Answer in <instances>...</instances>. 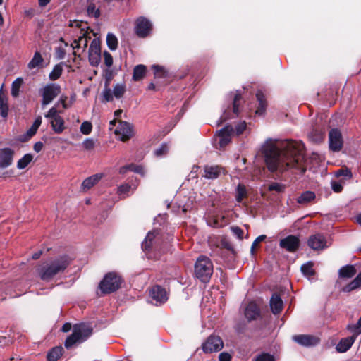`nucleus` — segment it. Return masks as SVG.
Returning <instances> with one entry per match:
<instances>
[{"label": "nucleus", "instance_id": "nucleus-21", "mask_svg": "<svg viewBox=\"0 0 361 361\" xmlns=\"http://www.w3.org/2000/svg\"><path fill=\"white\" fill-rule=\"evenodd\" d=\"M270 307L273 314H276L281 312L283 308V301L281 297L274 293L270 299Z\"/></svg>", "mask_w": 361, "mask_h": 361}, {"label": "nucleus", "instance_id": "nucleus-15", "mask_svg": "<svg viewBox=\"0 0 361 361\" xmlns=\"http://www.w3.org/2000/svg\"><path fill=\"white\" fill-rule=\"evenodd\" d=\"M15 152L10 147L0 149V169L9 167L13 161Z\"/></svg>", "mask_w": 361, "mask_h": 361}, {"label": "nucleus", "instance_id": "nucleus-37", "mask_svg": "<svg viewBox=\"0 0 361 361\" xmlns=\"http://www.w3.org/2000/svg\"><path fill=\"white\" fill-rule=\"evenodd\" d=\"M235 200L240 203L247 196V190L243 185L239 184L235 190Z\"/></svg>", "mask_w": 361, "mask_h": 361}, {"label": "nucleus", "instance_id": "nucleus-4", "mask_svg": "<svg viewBox=\"0 0 361 361\" xmlns=\"http://www.w3.org/2000/svg\"><path fill=\"white\" fill-rule=\"evenodd\" d=\"M70 26L80 29V35L78 39H75L71 44L73 49H77L78 51L81 50L82 53L85 51L87 47L88 42L91 39L90 36L89 27L86 23L75 20L71 23Z\"/></svg>", "mask_w": 361, "mask_h": 361}, {"label": "nucleus", "instance_id": "nucleus-9", "mask_svg": "<svg viewBox=\"0 0 361 361\" xmlns=\"http://www.w3.org/2000/svg\"><path fill=\"white\" fill-rule=\"evenodd\" d=\"M152 29L151 22L145 17H140L135 21V32L141 38L146 37L149 35Z\"/></svg>", "mask_w": 361, "mask_h": 361}, {"label": "nucleus", "instance_id": "nucleus-40", "mask_svg": "<svg viewBox=\"0 0 361 361\" xmlns=\"http://www.w3.org/2000/svg\"><path fill=\"white\" fill-rule=\"evenodd\" d=\"M125 91L126 85L122 83H118L114 87L113 94L116 98L119 99L123 95Z\"/></svg>", "mask_w": 361, "mask_h": 361}, {"label": "nucleus", "instance_id": "nucleus-20", "mask_svg": "<svg viewBox=\"0 0 361 361\" xmlns=\"http://www.w3.org/2000/svg\"><path fill=\"white\" fill-rule=\"evenodd\" d=\"M355 341V336L342 338L337 344L336 349L338 353H345L351 348Z\"/></svg>", "mask_w": 361, "mask_h": 361}, {"label": "nucleus", "instance_id": "nucleus-24", "mask_svg": "<svg viewBox=\"0 0 361 361\" xmlns=\"http://www.w3.org/2000/svg\"><path fill=\"white\" fill-rule=\"evenodd\" d=\"M221 169L218 166H206L204 168V175L208 179L216 178L221 173Z\"/></svg>", "mask_w": 361, "mask_h": 361}, {"label": "nucleus", "instance_id": "nucleus-5", "mask_svg": "<svg viewBox=\"0 0 361 361\" xmlns=\"http://www.w3.org/2000/svg\"><path fill=\"white\" fill-rule=\"evenodd\" d=\"M195 273L201 281H207L213 273V264L211 260L205 256L200 257L195 263Z\"/></svg>", "mask_w": 361, "mask_h": 361}, {"label": "nucleus", "instance_id": "nucleus-34", "mask_svg": "<svg viewBox=\"0 0 361 361\" xmlns=\"http://www.w3.org/2000/svg\"><path fill=\"white\" fill-rule=\"evenodd\" d=\"M23 83V80L22 78H18L16 79L11 85V95L13 97H17L19 95L20 89Z\"/></svg>", "mask_w": 361, "mask_h": 361}, {"label": "nucleus", "instance_id": "nucleus-3", "mask_svg": "<svg viewBox=\"0 0 361 361\" xmlns=\"http://www.w3.org/2000/svg\"><path fill=\"white\" fill-rule=\"evenodd\" d=\"M92 334V328L89 324L84 323L73 326V333L65 341L64 345L66 348H71L73 345L85 341Z\"/></svg>", "mask_w": 361, "mask_h": 361}, {"label": "nucleus", "instance_id": "nucleus-43", "mask_svg": "<svg viewBox=\"0 0 361 361\" xmlns=\"http://www.w3.org/2000/svg\"><path fill=\"white\" fill-rule=\"evenodd\" d=\"M336 177L343 176L345 179H350L353 176L351 171L348 168H341L335 171Z\"/></svg>", "mask_w": 361, "mask_h": 361}, {"label": "nucleus", "instance_id": "nucleus-48", "mask_svg": "<svg viewBox=\"0 0 361 361\" xmlns=\"http://www.w3.org/2000/svg\"><path fill=\"white\" fill-rule=\"evenodd\" d=\"M92 129V126L90 122L84 121L80 126V132L85 135H89Z\"/></svg>", "mask_w": 361, "mask_h": 361}, {"label": "nucleus", "instance_id": "nucleus-59", "mask_svg": "<svg viewBox=\"0 0 361 361\" xmlns=\"http://www.w3.org/2000/svg\"><path fill=\"white\" fill-rule=\"evenodd\" d=\"M152 69L156 77H161L164 75L163 68L158 65L152 66Z\"/></svg>", "mask_w": 361, "mask_h": 361}, {"label": "nucleus", "instance_id": "nucleus-52", "mask_svg": "<svg viewBox=\"0 0 361 361\" xmlns=\"http://www.w3.org/2000/svg\"><path fill=\"white\" fill-rule=\"evenodd\" d=\"M130 171H134L137 173H140L142 176H144L145 174V169L142 166H137L133 164H130Z\"/></svg>", "mask_w": 361, "mask_h": 361}, {"label": "nucleus", "instance_id": "nucleus-27", "mask_svg": "<svg viewBox=\"0 0 361 361\" xmlns=\"http://www.w3.org/2000/svg\"><path fill=\"white\" fill-rule=\"evenodd\" d=\"M102 174H95L85 179L82 183V187L85 190H89L93 187L102 178Z\"/></svg>", "mask_w": 361, "mask_h": 361}, {"label": "nucleus", "instance_id": "nucleus-13", "mask_svg": "<svg viewBox=\"0 0 361 361\" xmlns=\"http://www.w3.org/2000/svg\"><path fill=\"white\" fill-rule=\"evenodd\" d=\"M329 148L334 152H338L343 147L342 135L339 130L334 128L329 133Z\"/></svg>", "mask_w": 361, "mask_h": 361}, {"label": "nucleus", "instance_id": "nucleus-30", "mask_svg": "<svg viewBox=\"0 0 361 361\" xmlns=\"http://www.w3.org/2000/svg\"><path fill=\"white\" fill-rule=\"evenodd\" d=\"M361 288V280L357 275L351 282L343 286L341 290L344 293H349Z\"/></svg>", "mask_w": 361, "mask_h": 361}, {"label": "nucleus", "instance_id": "nucleus-58", "mask_svg": "<svg viewBox=\"0 0 361 361\" xmlns=\"http://www.w3.org/2000/svg\"><path fill=\"white\" fill-rule=\"evenodd\" d=\"M283 186L279 183H272L269 185V190L272 191L281 192L283 190Z\"/></svg>", "mask_w": 361, "mask_h": 361}, {"label": "nucleus", "instance_id": "nucleus-6", "mask_svg": "<svg viewBox=\"0 0 361 361\" xmlns=\"http://www.w3.org/2000/svg\"><path fill=\"white\" fill-rule=\"evenodd\" d=\"M121 282V277L116 272H109L104 276L99 287L102 293L109 294L117 290Z\"/></svg>", "mask_w": 361, "mask_h": 361}, {"label": "nucleus", "instance_id": "nucleus-18", "mask_svg": "<svg viewBox=\"0 0 361 361\" xmlns=\"http://www.w3.org/2000/svg\"><path fill=\"white\" fill-rule=\"evenodd\" d=\"M233 132V129L231 126H226L219 130V145L221 147H225L231 142Z\"/></svg>", "mask_w": 361, "mask_h": 361}, {"label": "nucleus", "instance_id": "nucleus-36", "mask_svg": "<svg viewBox=\"0 0 361 361\" xmlns=\"http://www.w3.org/2000/svg\"><path fill=\"white\" fill-rule=\"evenodd\" d=\"M301 271L302 274L310 278L314 276V271L313 269V263L311 262H308L301 266Z\"/></svg>", "mask_w": 361, "mask_h": 361}, {"label": "nucleus", "instance_id": "nucleus-1", "mask_svg": "<svg viewBox=\"0 0 361 361\" xmlns=\"http://www.w3.org/2000/svg\"><path fill=\"white\" fill-rule=\"evenodd\" d=\"M303 145L292 140L269 139L262 146L268 169L271 171L283 172L290 169H296L304 173L305 157Z\"/></svg>", "mask_w": 361, "mask_h": 361}, {"label": "nucleus", "instance_id": "nucleus-31", "mask_svg": "<svg viewBox=\"0 0 361 361\" xmlns=\"http://www.w3.org/2000/svg\"><path fill=\"white\" fill-rule=\"evenodd\" d=\"M63 351V349L61 346L53 348L47 353V360L56 361L62 355Z\"/></svg>", "mask_w": 361, "mask_h": 361}, {"label": "nucleus", "instance_id": "nucleus-56", "mask_svg": "<svg viewBox=\"0 0 361 361\" xmlns=\"http://www.w3.org/2000/svg\"><path fill=\"white\" fill-rule=\"evenodd\" d=\"M131 186L128 184L122 185L118 188V194L119 195H126L130 190Z\"/></svg>", "mask_w": 361, "mask_h": 361}, {"label": "nucleus", "instance_id": "nucleus-7", "mask_svg": "<svg viewBox=\"0 0 361 361\" xmlns=\"http://www.w3.org/2000/svg\"><path fill=\"white\" fill-rule=\"evenodd\" d=\"M42 105L43 106L51 103L61 92V87L56 83H49L42 90Z\"/></svg>", "mask_w": 361, "mask_h": 361}, {"label": "nucleus", "instance_id": "nucleus-23", "mask_svg": "<svg viewBox=\"0 0 361 361\" xmlns=\"http://www.w3.org/2000/svg\"><path fill=\"white\" fill-rule=\"evenodd\" d=\"M8 99L6 94L3 92V89L1 87L0 90V115L2 118H5L8 116Z\"/></svg>", "mask_w": 361, "mask_h": 361}, {"label": "nucleus", "instance_id": "nucleus-28", "mask_svg": "<svg viewBox=\"0 0 361 361\" xmlns=\"http://www.w3.org/2000/svg\"><path fill=\"white\" fill-rule=\"evenodd\" d=\"M146 66L142 64L137 65L133 69V80L139 81L144 78L146 75Z\"/></svg>", "mask_w": 361, "mask_h": 361}, {"label": "nucleus", "instance_id": "nucleus-57", "mask_svg": "<svg viewBox=\"0 0 361 361\" xmlns=\"http://www.w3.org/2000/svg\"><path fill=\"white\" fill-rule=\"evenodd\" d=\"M104 63L107 67H111L113 64L112 56L107 51L104 53Z\"/></svg>", "mask_w": 361, "mask_h": 361}, {"label": "nucleus", "instance_id": "nucleus-22", "mask_svg": "<svg viewBox=\"0 0 361 361\" xmlns=\"http://www.w3.org/2000/svg\"><path fill=\"white\" fill-rule=\"evenodd\" d=\"M49 122L52 130L57 134L61 133L66 128L64 119L61 116L49 120Z\"/></svg>", "mask_w": 361, "mask_h": 361}, {"label": "nucleus", "instance_id": "nucleus-41", "mask_svg": "<svg viewBox=\"0 0 361 361\" xmlns=\"http://www.w3.org/2000/svg\"><path fill=\"white\" fill-rule=\"evenodd\" d=\"M63 68L61 65H56L51 72L49 73V78L51 80H56L60 78L62 74Z\"/></svg>", "mask_w": 361, "mask_h": 361}, {"label": "nucleus", "instance_id": "nucleus-12", "mask_svg": "<svg viewBox=\"0 0 361 361\" xmlns=\"http://www.w3.org/2000/svg\"><path fill=\"white\" fill-rule=\"evenodd\" d=\"M100 42L97 39H94L89 48V61L92 66H97L100 62Z\"/></svg>", "mask_w": 361, "mask_h": 361}, {"label": "nucleus", "instance_id": "nucleus-11", "mask_svg": "<svg viewBox=\"0 0 361 361\" xmlns=\"http://www.w3.org/2000/svg\"><path fill=\"white\" fill-rule=\"evenodd\" d=\"M114 133L121 141H126L133 135V130L128 122L119 121Z\"/></svg>", "mask_w": 361, "mask_h": 361}, {"label": "nucleus", "instance_id": "nucleus-53", "mask_svg": "<svg viewBox=\"0 0 361 361\" xmlns=\"http://www.w3.org/2000/svg\"><path fill=\"white\" fill-rule=\"evenodd\" d=\"M231 231L239 240H242L243 238V231L238 226H233L231 227Z\"/></svg>", "mask_w": 361, "mask_h": 361}, {"label": "nucleus", "instance_id": "nucleus-10", "mask_svg": "<svg viewBox=\"0 0 361 361\" xmlns=\"http://www.w3.org/2000/svg\"><path fill=\"white\" fill-rule=\"evenodd\" d=\"M307 245L311 249L317 251L323 250L329 246L326 237L321 233L310 235L307 240Z\"/></svg>", "mask_w": 361, "mask_h": 361}, {"label": "nucleus", "instance_id": "nucleus-63", "mask_svg": "<svg viewBox=\"0 0 361 361\" xmlns=\"http://www.w3.org/2000/svg\"><path fill=\"white\" fill-rule=\"evenodd\" d=\"M56 55L59 59H62L65 57L66 51L63 48L58 47L56 49Z\"/></svg>", "mask_w": 361, "mask_h": 361}, {"label": "nucleus", "instance_id": "nucleus-32", "mask_svg": "<svg viewBox=\"0 0 361 361\" xmlns=\"http://www.w3.org/2000/svg\"><path fill=\"white\" fill-rule=\"evenodd\" d=\"M44 59L39 51H36L31 59V61L27 64V68L30 70L38 68L41 66Z\"/></svg>", "mask_w": 361, "mask_h": 361}, {"label": "nucleus", "instance_id": "nucleus-26", "mask_svg": "<svg viewBox=\"0 0 361 361\" xmlns=\"http://www.w3.org/2000/svg\"><path fill=\"white\" fill-rule=\"evenodd\" d=\"M355 274L356 269L353 265L343 266L338 271V275L341 278H352Z\"/></svg>", "mask_w": 361, "mask_h": 361}, {"label": "nucleus", "instance_id": "nucleus-42", "mask_svg": "<svg viewBox=\"0 0 361 361\" xmlns=\"http://www.w3.org/2000/svg\"><path fill=\"white\" fill-rule=\"evenodd\" d=\"M42 123V117L38 116L34 121L32 126L30 128V129L27 130V133L30 137L33 136L36 133L39 127L40 126Z\"/></svg>", "mask_w": 361, "mask_h": 361}, {"label": "nucleus", "instance_id": "nucleus-14", "mask_svg": "<svg viewBox=\"0 0 361 361\" xmlns=\"http://www.w3.org/2000/svg\"><path fill=\"white\" fill-rule=\"evenodd\" d=\"M293 340L304 347H312L319 343V338L310 334H299L293 336Z\"/></svg>", "mask_w": 361, "mask_h": 361}, {"label": "nucleus", "instance_id": "nucleus-2", "mask_svg": "<svg viewBox=\"0 0 361 361\" xmlns=\"http://www.w3.org/2000/svg\"><path fill=\"white\" fill-rule=\"evenodd\" d=\"M71 262V258L67 255L60 256L58 258L45 262L37 267V272L40 279L49 281L56 275L63 272Z\"/></svg>", "mask_w": 361, "mask_h": 361}, {"label": "nucleus", "instance_id": "nucleus-39", "mask_svg": "<svg viewBox=\"0 0 361 361\" xmlns=\"http://www.w3.org/2000/svg\"><path fill=\"white\" fill-rule=\"evenodd\" d=\"M114 97V94H113V90H111L109 87V84L106 82L105 83L104 89V90L102 92L103 101H104V102H111V101L113 100Z\"/></svg>", "mask_w": 361, "mask_h": 361}, {"label": "nucleus", "instance_id": "nucleus-50", "mask_svg": "<svg viewBox=\"0 0 361 361\" xmlns=\"http://www.w3.org/2000/svg\"><path fill=\"white\" fill-rule=\"evenodd\" d=\"M360 328V326H357V323L355 324H349L347 326V329L353 332V335L351 336H355V340L357 336L361 334Z\"/></svg>", "mask_w": 361, "mask_h": 361}, {"label": "nucleus", "instance_id": "nucleus-60", "mask_svg": "<svg viewBox=\"0 0 361 361\" xmlns=\"http://www.w3.org/2000/svg\"><path fill=\"white\" fill-rule=\"evenodd\" d=\"M241 95L239 93L235 94L234 100H233V112L235 114H238L239 112L238 107V102L240 99Z\"/></svg>", "mask_w": 361, "mask_h": 361}, {"label": "nucleus", "instance_id": "nucleus-45", "mask_svg": "<svg viewBox=\"0 0 361 361\" xmlns=\"http://www.w3.org/2000/svg\"><path fill=\"white\" fill-rule=\"evenodd\" d=\"M309 138L314 142H319L323 140V134L317 130H313L309 134Z\"/></svg>", "mask_w": 361, "mask_h": 361}, {"label": "nucleus", "instance_id": "nucleus-38", "mask_svg": "<svg viewBox=\"0 0 361 361\" xmlns=\"http://www.w3.org/2000/svg\"><path fill=\"white\" fill-rule=\"evenodd\" d=\"M106 44L111 50H116L118 46V39L112 33H109L106 36Z\"/></svg>", "mask_w": 361, "mask_h": 361}, {"label": "nucleus", "instance_id": "nucleus-61", "mask_svg": "<svg viewBox=\"0 0 361 361\" xmlns=\"http://www.w3.org/2000/svg\"><path fill=\"white\" fill-rule=\"evenodd\" d=\"M231 355L228 353H221L219 355V361H231Z\"/></svg>", "mask_w": 361, "mask_h": 361}, {"label": "nucleus", "instance_id": "nucleus-16", "mask_svg": "<svg viewBox=\"0 0 361 361\" xmlns=\"http://www.w3.org/2000/svg\"><path fill=\"white\" fill-rule=\"evenodd\" d=\"M149 295L157 305L164 303L168 300L166 291L160 286H154L151 289Z\"/></svg>", "mask_w": 361, "mask_h": 361}, {"label": "nucleus", "instance_id": "nucleus-35", "mask_svg": "<svg viewBox=\"0 0 361 361\" xmlns=\"http://www.w3.org/2000/svg\"><path fill=\"white\" fill-rule=\"evenodd\" d=\"M33 157L31 154H25L17 162V167L19 169H23L32 161Z\"/></svg>", "mask_w": 361, "mask_h": 361}, {"label": "nucleus", "instance_id": "nucleus-8", "mask_svg": "<svg viewBox=\"0 0 361 361\" xmlns=\"http://www.w3.org/2000/svg\"><path fill=\"white\" fill-rule=\"evenodd\" d=\"M223 347L224 342L222 339L216 335L209 336L202 345L203 351L206 353L220 351Z\"/></svg>", "mask_w": 361, "mask_h": 361}, {"label": "nucleus", "instance_id": "nucleus-64", "mask_svg": "<svg viewBox=\"0 0 361 361\" xmlns=\"http://www.w3.org/2000/svg\"><path fill=\"white\" fill-rule=\"evenodd\" d=\"M43 146L44 145L42 142H37L34 145L33 149L37 153H38L42 149Z\"/></svg>", "mask_w": 361, "mask_h": 361}, {"label": "nucleus", "instance_id": "nucleus-49", "mask_svg": "<svg viewBox=\"0 0 361 361\" xmlns=\"http://www.w3.org/2000/svg\"><path fill=\"white\" fill-rule=\"evenodd\" d=\"M61 111H58L56 106H53L49 110L47 114L45 115V117L49 120H51L54 118L61 116L59 115Z\"/></svg>", "mask_w": 361, "mask_h": 361}, {"label": "nucleus", "instance_id": "nucleus-51", "mask_svg": "<svg viewBox=\"0 0 361 361\" xmlns=\"http://www.w3.org/2000/svg\"><path fill=\"white\" fill-rule=\"evenodd\" d=\"M344 181L341 180L339 182L332 181L331 183V188L335 192H341L343 190Z\"/></svg>", "mask_w": 361, "mask_h": 361}, {"label": "nucleus", "instance_id": "nucleus-19", "mask_svg": "<svg viewBox=\"0 0 361 361\" xmlns=\"http://www.w3.org/2000/svg\"><path fill=\"white\" fill-rule=\"evenodd\" d=\"M245 317L249 321L256 320L260 316V310L253 302H250L245 310Z\"/></svg>", "mask_w": 361, "mask_h": 361}, {"label": "nucleus", "instance_id": "nucleus-29", "mask_svg": "<svg viewBox=\"0 0 361 361\" xmlns=\"http://www.w3.org/2000/svg\"><path fill=\"white\" fill-rule=\"evenodd\" d=\"M316 196L314 192L312 191H305L302 192L298 198L297 202L301 204H306L309 202L313 201L315 199Z\"/></svg>", "mask_w": 361, "mask_h": 361}, {"label": "nucleus", "instance_id": "nucleus-55", "mask_svg": "<svg viewBox=\"0 0 361 361\" xmlns=\"http://www.w3.org/2000/svg\"><path fill=\"white\" fill-rule=\"evenodd\" d=\"M266 235H261L259 236H258L255 240V241L252 243V247H251V252L252 253H254V251H255V247L258 245V244L262 241H264L265 239H266Z\"/></svg>", "mask_w": 361, "mask_h": 361}, {"label": "nucleus", "instance_id": "nucleus-62", "mask_svg": "<svg viewBox=\"0 0 361 361\" xmlns=\"http://www.w3.org/2000/svg\"><path fill=\"white\" fill-rule=\"evenodd\" d=\"M246 128V123L245 122H241L237 126H236V133L238 135H240L243 133V131L245 130Z\"/></svg>", "mask_w": 361, "mask_h": 361}, {"label": "nucleus", "instance_id": "nucleus-44", "mask_svg": "<svg viewBox=\"0 0 361 361\" xmlns=\"http://www.w3.org/2000/svg\"><path fill=\"white\" fill-rule=\"evenodd\" d=\"M254 361H275V358L269 353H262L257 355Z\"/></svg>", "mask_w": 361, "mask_h": 361}, {"label": "nucleus", "instance_id": "nucleus-47", "mask_svg": "<svg viewBox=\"0 0 361 361\" xmlns=\"http://www.w3.org/2000/svg\"><path fill=\"white\" fill-rule=\"evenodd\" d=\"M169 146L166 143H163L159 148L154 151V154L159 157L167 154L169 152Z\"/></svg>", "mask_w": 361, "mask_h": 361}, {"label": "nucleus", "instance_id": "nucleus-17", "mask_svg": "<svg viewBox=\"0 0 361 361\" xmlns=\"http://www.w3.org/2000/svg\"><path fill=\"white\" fill-rule=\"evenodd\" d=\"M299 239L296 236L292 235L281 240L279 243L280 247L290 252L296 251L299 247Z\"/></svg>", "mask_w": 361, "mask_h": 361}, {"label": "nucleus", "instance_id": "nucleus-54", "mask_svg": "<svg viewBox=\"0 0 361 361\" xmlns=\"http://www.w3.org/2000/svg\"><path fill=\"white\" fill-rule=\"evenodd\" d=\"M82 145L87 150H92L94 147V142L92 139L87 138L82 142Z\"/></svg>", "mask_w": 361, "mask_h": 361}, {"label": "nucleus", "instance_id": "nucleus-25", "mask_svg": "<svg viewBox=\"0 0 361 361\" xmlns=\"http://www.w3.org/2000/svg\"><path fill=\"white\" fill-rule=\"evenodd\" d=\"M256 97L259 104V106L255 111V114L261 116L264 113L267 107L265 97L263 92L260 90L257 91L256 93Z\"/></svg>", "mask_w": 361, "mask_h": 361}, {"label": "nucleus", "instance_id": "nucleus-46", "mask_svg": "<svg viewBox=\"0 0 361 361\" xmlns=\"http://www.w3.org/2000/svg\"><path fill=\"white\" fill-rule=\"evenodd\" d=\"M87 11L88 16H93V17H95V18L99 17V14H100L99 9H97L96 8L95 4H93V3H90L88 5Z\"/></svg>", "mask_w": 361, "mask_h": 361}, {"label": "nucleus", "instance_id": "nucleus-33", "mask_svg": "<svg viewBox=\"0 0 361 361\" xmlns=\"http://www.w3.org/2000/svg\"><path fill=\"white\" fill-rule=\"evenodd\" d=\"M156 231H149L148 232L144 242L142 244V247L145 251H149L152 246V242L156 236Z\"/></svg>", "mask_w": 361, "mask_h": 361}]
</instances>
